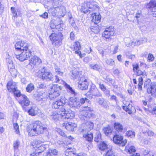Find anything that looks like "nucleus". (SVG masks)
<instances>
[{
	"mask_svg": "<svg viewBox=\"0 0 156 156\" xmlns=\"http://www.w3.org/2000/svg\"><path fill=\"white\" fill-rule=\"evenodd\" d=\"M17 52L20 54H15L16 58L20 61H23L29 58L31 56V49L32 47L26 41H21L17 42L15 44Z\"/></svg>",
	"mask_w": 156,
	"mask_h": 156,
	"instance_id": "1",
	"label": "nucleus"
},
{
	"mask_svg": "<svg viewBox=\"0 0 156 156\" xmlns=\"http://www.w3.org/2000/svg\"><path fill=\"white\" fill-rule=\"evenodd\" d=\"M46 128L39 121H36L28 125L27 130L30 136H37L42 133Z\"/></svg>",
	"mask_w": 156,
	"mask_h": 156,
	"instance_id": "2",
	"label": "nucleus"
},
{
	"mask_svg": "<svg viewBox=\"0 0 156 156\" xmlns=\"http://www.w3.org/2000/svg\"><path fill=\"white\" fill-rule=\"evenodd\" d=\"M47 81L51 80L53 81L54 79H55V81L56 83H61L62 82L64 85L67 90L70 92L71 94L75 95V91L68 84L66 83L63 81L61 79L59 78L58 76H55L54 78L53 77V76L51 73H49V74L48 76Z\"/></svg>",
	"mask_w": 156,
	"mask_h": 156,
	"instance_id": "3",
	"label": "nucleus"
},
{
	"mask_svg": "<svg viewBox=\"0 0 156 156\" xmlns=\"http://www.w3.org/2000/svg\"><path fill=\"white\" fill-rule=\"evenodd\" d=\"M144 87L147 89L148 94H151L152 96L156 98V83H151V80L148 79L144 82Z\"/></svg>",
	"mask_w": 156,
	"mask_h": 156,
	"instance_id": "4",
	"label": "nucleus"
},
{
	"mask_svg": "<svg viewBox=\"0 0 156 156\" xmlns=\"http://www.w3.org/2000/svg\"><path fill=\"white\" fill-rule=\"evenodd\" d=\"M82 112V118L84 121H87L91 118H95L93 109L88 106L83 107Z\"/></svg>",
	"mask_w": 156,
	"mask_h": 156,
	"instance_id": "5",
	"label": "nucleus"
},
{
	"mask_svg": "<svg viewBox=\"0 0 156 156\" xmlns=\"http://www.w3.org/2000/svg\"><path fill=\"white\" fill-rule=\"evenodd\" d=\"M64 110L65 108H62L59 109L57 112L55 111H51L49 112L48 115L50 118L54 121H62V113Z\"/></svg>",
	"mask_w": 156,
	"mask_h": 156,
	"instance_id": "6",
	"label": "nucleus"
},
{
	"mask_svg": "<svg viewBox=\"0 0 156 156\" xmlns=\"http://www.w3.org/2000/svg\"><path fill=\"white\" fill-rule=\"evenodd\" d=\"M50 40L52 44L57 47H58L62 44V41L63 38L62 34H57L55 33H52L49 36Z\"/></svg>",
	"mask_w": 156,
	"mask_h": 156,
	"instance_id": "7",
	"label": "nucleus"
},
{
	"mask_svg": "<svg viewBox=\"0 0 156 156\" xmlns=\"http://www.w3.org/2000/svg\"><path fill=\"white\" fill-rule=\"evenodd\" d=\"M113 30L114 29L112 27H110L106 28L102 34V37L104 39L107 41H110L111 40V37L114 34Z\"/></svg>",
	"mask_w": 156,
	"mask_h": 156,
	"instance_id": "8",
	"label": "nucleus"
},
{
	"mask_svg": "<svg viewBox=\"0 0 156 156\" xmlns=\"http://www.w3.org/2000/svg\"><path fill=\"white\" fill-rule=\"evenodd\" d=\"M88 93L89 94H90L91 96H90V97L91 98H93V96L97 97L101 96V94L96 87V86L93 84H91Z\"/></svg>",
	"mask_w": 156,
	"mask_h": 156,
	"instance_id": "9",
	"label": "nucleus"
},
{
	"mask_svg": "<svg viewBox=\"0 0 156 156\" xmlns=\"http://www.w3.org/2000/svg\"><path fill=\"white\" fill-rule=\"evenodd\" d=\"M66 98L64 96L61 97L60 99H58L52 104V107L55 109L59 108V107L63 106L66 103Z\"/></svg>",
	"mask_w": 156,
	"mask_h": 156,
	"instance_id": "10",
	"label": "nucleus"
},
{
	"mask_svg": "<svg viewBox=\"0 0 156 156\" xmlns=\"http://www.w3.org/2000/svg\"><path fill=\"white\" fill-rule=\"evenodd\" d=\"M113 141L115 144H119L122 146H124L127 142V140L126 139L123 140L122 136L117 134H116L114 136Z\"/></svg>",
	"mask_w": 156,
	"mask_h": 156,
	"instance_id": "11",
	"label": "nucleus"
},
{
	"mask_svg": "<svg viewBox=\"0 0 156 156\" xmlns=\"http://www.w3.org/2000/svg\"><path fill=\"white\" fill-rule=\"evenodd\" d=\"M62 121H66L68 119H71L74 117V113L72 111L68 112L65 110L62 112Z\"/></svg>",
	"mask_w": 156,
	"mask_h": 156,
	"instance_id": "12",
	"label": "nucleus"
},
{
	"mask_svg": "<svg viewBox=\"0 0 156 156\" xmlns=\"http://www.w3.org/2000/svg\"><path fill=\"white\" fill-rule=\"evenodd\" d=\"M20 99L19 103L23 108H25V106H28L29 105L30 101L26 95H22Z\"/></svg>",
	"mask_w": 156,
	"mask_h": 156,
	"instance_id": "13",
	"label": "nucleus"
},
{
	"mask_svg": "<svg viewBox=\"0 0 156 156\" xmlns=\"http://www.w3.org/2000/svg\"><path fill=\"white\" fill-rule=\"evenodd\" d=\"M88 83L87 79L82 78L78 83V87L82 90H86L88 88Z\"/></svg>",
	"mask_w": 156,
	"mask_h": 156,
	"instance_id": "14",
	"label": "nucleus"
},
{
	"mask_svg": "<svg viewBox=\"0 0 156 156\" xmlns=\"http://www.w3.org/2000/svg\"><path fill=\"white\" fill-rule=\"evenodd\" d=\"M114 127L116 133H123L126 131L125 129H123L122 125L118 122H115L114 124Z\"/></svg>",
	"mask_w": 156,
	"mask_h": 156,
	"instance_id": "15",
	"label": "nucleus"
},
{
	"mask_svg": "<svg viewBox=\"0 0 156 156\" xmlns=\"http://www.w3.org/2000/svg\"><path fill=\"white\" fill-rule=\"evenodd\" d=\"M41 62V59L37 56H34L32 57L30 60L29 64L31 67H34V65H37L39 64Z\"/></svg>",
	"mask_w": 156,
	"mask_h": 156,
	"instance_id": "16",
	"label": "nucleus"
},
{
	"mask_svg": "<svg viewBox=\"0 0 156 156\" xmlns=\"http://www.w3.org/2000/svg\"><path fill=\"white\" fill-rule=\"evenodd\" d=\"M74 46V50L75 51V53L78 55L81 58L83 57L84 54H81V51H79L81 48L80 42L78 41L76 42Z\"/></svg>",
	"mask_w": 156,
	"mask_h": 156,
	"instance_id": "17",
	"label": "nucleus"
},
{
	"mask_svg": "<svg viewBox=\"0 0 156 156\" xmlns=\"http://www.w3.org/2000/svg\"><path fill=\"white\" fill-rule=\"evenodd\" d=\"M76 124L72 122L65 123L63 124V127L69 131H74Z\"/></svg>",
	"mask_w": 156,
	"mask_h": 156,
	"instance_id": "18",
	"label": "nucleus"
},
{
	"mask_svg": "<svg viewBox=\"0 0 156 156\" xmlns=\"http://www.w3.org/2000/svg\"><path fill=\"white\" fill-rule=\"evenodd\" d=\"M147 7L150 9L152 12L153 16L156 17V4L153 2H150L147 5Z\"/></svg>",
	"mask_w": 156,
	"mask_h": 156,
	"instance_id": "19",
	"label": "nucleus"
},
{
	"mask_svg": "<svg viewBox=\"0 0 156 156\" xmlns=\"http://www.w3.org/2000/svg\"><path fill=\"white\" fill-rule=\"evenodd\" d=\"M122 108L129 114H132L133 112L135 110V108L134 107H133L132 105L130 104L127 106H123Z\"/></svg>",
	"mask_w": 156,
	"mask_h": 156,
	"instance_id": "20",
	"label": "nucleus"
},
{
	"mask_svg": "<svg viewBox=\"0 0 156 156\" xmlns=\"http://www.w3.org/2000/svg\"><path fill=\"white\" fill-rule=\"evenodd\" d=\"M86 5L91 12L94 10V8L96 7V5L95 4L94 2L93 1H87L86 3Z\"/></svg>",
	"mask_w": 156,
	"mask_h": 156,
	"instance_id": "21",
	"label": "nucleus"
},
{
	"mask_svg": "<svg viewBox=\"0 0 156 156\" xmlns=\"http://www.w3.org/2000/svg\"><path fill=\"white\" fill-rule=\"evenodd\" d=\"M38 110V108L36 106H32L28 110V112L29 115L32 116H35L37 113Z\"/></svg>",
	"mask_w": 156,
	"mask_h": 156,
	"instance_id": "22",
	"label": "nucleus"
},
{
	"mask_svg": "<svg viewBox=\"0 0 156 156\" xmlns=\"http://www.w3.org/2000/svg\"><path fill=\"white\" fill-rule=\"evenodd\" d=\"M61 89L62 87L61 86H58V85L53 84L51 88L50 91H54L55 92L59 93V94H60Z\"/></svg>",
	"mask_w": 156,
	"mask_h": 156,
	"instance_id": "23",
	"label": "nucleus"
},
{
	"mask_svg": "<svg viewBox=\"0 0 156 156\" xmlns=\"http://www.w3.org/2000/svg\"><path fill=\"white\" fill-rule=\"evenodd\" d=\"M39 72L41 73L42 74V79L43 80H47V79H48V76L50 72H47L45 70L44 68H43L42 70H40Z\"/></svg>",
	"mask_w": 156,
	"mask_h": 156,
	"instance_id": "24",
	"label": "nucleus"
},
{
	"mask_svg": "<svg viewBox=\"0 0 156 156\" xmlns=\"http://www.w3.org/2000/svg\"><path fill=\"white\" fill-rule=\"evenodd\" d=\"M71 77L73 79H77L80 76V73H79L78 69H75L72 71Z\"/></svg>",
	"mask_w": 156,
	"mask_h": 156,
	"instance_id": "25",
	"label": "nucleus"
},
{
	"mask_svg": "<svg viewBox=\"0 0 156 156\" xmlns=\"http://www.w3.org/2000/svg\"><path fill=\"white\" fill-rule=\"evenodd\" d=\"M8 89L10 92L13 91V90L16 89L17 87L15 83H12L11 82H9L7 85Z\"/></svg>",
	"mask_w": 156,
	"mask_h": 156,
	"instance_id": "26",
	"label": "nucleus"
},
{
	"mask_svg": "<svg viewBox=\"0 0 156 156\" xmlns=\"http://www.w3.org/2000/svg\"><path fill=\"white\" fill-rule=\"evenodd\" d=\"M60 95L59 93L55 92L54 91H49V97L51 100L58 97Z\"/></svg>",
	"mask_w": 156,
	"mask_h": 156,
	"instance_id": "27",
	"label": "nucleus"
},
{
	"mask_svg": "<svg viewBox=\"0 0 156 156\" xmlns=\"http://www.w3.org/2000/svg\"><path fill=\"white\" fill-rule=\"evenodd\" d=\"M72 148H69L66 150L65 152V154L66 156H76V155L73 151H70Z\"/></svg>",
	"mask_w": 156,
	"mask_h": 156,
	"instance_id": "28",
	"label": "nucleus"
},
{
	"mask_svg": "<svg viewBox=\"0 0 156 156\" xmlns=\"http://www.w3.org/2000/svg\"><path fill=\"white\" fill-rule=\"evenodd\" d=\"M101 27L98 25L95 24V26L91 27L90 30L92 32L95 34H97L99 32Z\"/></svg>",
	"mask_w": 156,
	"mask_h": 156,
	"instance_id": "29",
	"label": "nucleus"
},
{
	"mask_svg": "<svg viewBox=\"0 0 156 156\" xmlns=\"http://www.w3.org/2000/svg\"><path fill=\"white\" fill-rule=\"evenodd\" d=\"M101 17L100 15H95V17H93L92 21L95 24H97L100 22Z\"/></svg>",
	"mask_w": 156,
	"mask_h": 156,
	"instance_id": "30",
	"label": "nucleus"
},
{
	"mask_svg": "<svg viewBox=\"0 0 156 156\" xmlns=\"http://www.w3.org/2000/svg\"><path fill=\"white\" fill-rule=\"evenodd\" d=\"M143 43L142 41L141 40H137L135 41H133L132 42L131 44H129L128 46H131V47H134L136 45H139Z\"/></svg>",
	"mask_w": 156,
	"mask_h": 156,
	"instance_id": "31",
	"label": "nucleus"
},
{
	"mask_svg": "<svg viewBox=\"0 0 156 156\" xmlns=\"http://www.w3.org/2000/svg\"><path fill=\"white\" fill-rule=\"evenodd\" d=\"M37 148L36 149L35 151L38 153V155H40L41 153L44 151L45 149V148L44 146L42 144H41V145L38 146H37Z\"/></svg>",
	"mask_w": 156,
	"mask_h": 156,
	"instance_id": "32",
	"label": "nucleus"
},
{
	"mask_svg": "<svg viewBox=\"0 0 156 156\" xmlns=\"http://www.w3.org/2000/svg\"><path fill=\"white\" fill-rule=\"evenodd\" d=\"M77 98H75L70 97L69 100V105L72 107H73L75 106V103L77 101Z\"/></svg>",
	"mask_w": 156,
	"mask_h": 156,
	"instance_id": "33",
	"label": "nucleus"
},
{
	"mask_svg": "<svg viewBox=\"0 0 156 156\" xmlns=\"http://www.w3.org/2000/svg\"><path fill=\"white\" fill-rule=\"evenodd\" d=\"M83 137L85 138L86 140L90 142L93 139V136L92 133H87L83 134Z\"/></svg>",
	"mask_w": 156,
	"mask_h": 156,
	"instance_id": "34",
	"label": "nucleus"
},
{
	"mask_svg": "<svg viewBox=\"0 0 156 156\" xmlns=\"http://www.w3.org/2000/svg\"><path fill=\"white\" fill-rule=\"evenodd\" d=\"M90 68L94 70L99 71L101 69V67L97 64H90L89 65Z\"/></svg>",
	"mask_w": 156,
	"mask_h": 156,
	"instance_id": "35",
	"label": "nucleus"
},
{
	"mask_svg": "<svg viewBox=\"0 0 156 156\" xmlns=\"http://www.w3.org/2000/svg\"><path fill=\"white\" fill-rule=\"evenodd\" d=\"M88 7L86 5V4H84L82 6L81 11V12H83L84 13H90L91 12L90 11Z\"/></svg>",
	"mask_w": 156,
	"mask_h": 156,
	"instance_id": "36",
	"label": "nucleus"
},
{
	"mask_svg": "<svg viewBox=\"0 0 156 156\" xmlns=\"http://www.w3.org/2000/svg\"><path fill=\"white\" fill-rule=\"evenodd\" d=\"M104 133L107 136H109L112 134V130L110 127L105 128L103 129Z\"/></svg>",
	"mask_w": 156,
	"mask_h": 156,
	"instance_id": "37",
	"label": "nucleus"
},
{
	"mask_svg": "<svg viewBox=\"0 0 156 156\" xmlns=\"http://www.w3.org/2000/svg\"><path fill=\"white\" fill-rule=\"evenodd\" d=\"M108 145L104 142L100 144L99 146V148L100 150L101 151H104L106 149L108 150Z\"/></svg>",
	"mask_w": 156,
	"mask_h": 156,
	"instance_id": "38",
	"label": "nucleus"
},
{
	"mask_svg": "<svg viewBox=\"0 0 156 156\" xmlns=\"http://www.w3.org/2000/svg\"><path fill=\"white\" fill-rule=\"evenodd\" d=\"M126 149L129 153L134 152L136 151L135 147L132 146H130L129 147L127 146L126 147Z\"/></svg>",
	"mask_w": 156,
	"mask_h": 156,
	"instance_id": "39",
	"label": "nucleus"
},
{
	"mask_svg": "<svg viewBox=\"0 0 156 156\" xmlns=\"http://www.w3.org/2000/svg\"><path fill=\"white\" fill-rule=\"evenodd\" d=\"M98 102L99 105H101L104 108L107 107L106 102L104 101L103 98H99L98 99Z\"/></svg>",
	"mask_w": 156,
	"mask_h": 156,
	"instance_id": "40",
	"label": "nucleus"
},
{
	"mask_svg": "<svg viewBox=\"0 0 156 156\" xmlns=\"http://www.w3.org/2000/svg\"><path fill=\"white\" fill-rule=\"evenodd\" d=\"M126 135L129 137L134 138L135 136V133L132 131H128L126 132Z\"/></svg>",
	"mask_w": 156,
	"mask_h": 156,
	"instance_id": "41",
	"label": "nucleus"
},
{
	"mask_svg": "<svg viewBox=\"0 0 156 156\" xmlns=\"http://www.w3.org/2000/svg\"><path fill=\"white\" fill-rule=\"evenodd\" d=\"M138 89L139 90H142V85L143 83V80L142 77H140L138 79Z\"/></svg>",
	"mask_w": 156,
	"mask_h": 156,
	"instance_id": "42",
	"label": "nucleus"
},
{
	"mask_svg": "<svg viewBox=\"0 0 156 156\" xmlns=\"http://www.w3.org/2000/svg\"><path fill=\"white\" fill-rule=\"evenodd\" d=\"M34 88V85L32 83L28 84L26 88V90L28 92H30Z\"/></svg>",
	"mask_w": 156,
	"mask_h": 156,
	"instance_id": "43",
	"label": "nucleus"
},
{
	"mask_svg": "<svg viewBox=\"0 0 156 156\" xmlns=\"http://www.w3.org/2000/svg\"><path fill=\"white\" fill-rule=\"evenodd\" d=\"M101 134L99 133H97L94 137V141L97 142H100L101 141Z\"/></svg>",
	"mask_w": 156,
	"mask_h": 156,
	"instance_id": "44",
	"label": "nucleus"
},
{
	"mask_svg": "<svg viewBox=\"0 0 156 156\" xmlns=\"http://www.w3.org/2000/svg\"><path fill=\"white\" fill-rule=\"evenodd\" d=\"M14 95L17 97H20L22 95L21 94L20 91L17 89V88L15 90H13L12 92Z\"/></svg>",
	"mask_w": 156,
	"mask_h": 156,
	"instance_id": "45",
	"label": "nucleus"
},
{
	"mask_svg": "<svg viewBox=\"0 0 156 156\" xmlns=\"http://www.w3.org/2000/svg\"><path fill=\"white\" fill-rule=\"evenodd\" d=\"M56 131L60 135L64 137L65 138H66L67 137V136L61 129L57 128L56 129Z\"/></svg>",
	"mask_w": 156,
	"mask_h": 156,
	"instance_id": "46",
	"label": "nucleus"
},
{
	"mask_svg": "<svg viewBox=\"0 0 156 156\" xmlns=\"http://www.w3.org/2000/svg\"><path fill=\"white\" fill-rule=\"evenodd\" d=\"M86 124L87 126L90 130H91L93 128L94 125L92 122L88 121L86 122Z\"/></svg>",
	"mask_w": 156,
	"mask_h": 156,
	"instance_id": "47",
	"label": "nucleus"
},
{
	"mask_svg": "<svg viewBox=\"0 0 156 156\" xmlns=\"http://www.w3.org/2000/svg\"><path fill=\"white\" fill-rule=\"evenodd\" d=\"M48 13L51 14L53 16H55L56 13L55 8H51L48 11Z\"/></svg>",
	"mask_w": 156,
	"mask_h": 156,
	"instance_id": "48",
	"label": "nucleus"
},
{
	"mask_svg": "<svg viewBox=\"0 0 156 156\" xmlns=\"http://www.w3.org/2000/svg\"><path fill=\"white\" fill-rule=\"evenodd\" d=\"M143 133L146 135H147L149 136H152L154 134V133L152 131L150 130H147L146 131L144 132H143Z\"/></svg>",
	"mask_w": 156,
	"mask_h": 156,
	"instance_id": "49",
	"label": "nucleus"
},
{
	"mask_svg": "<svg viewBox=\"0 0 156 156\" xmlns=\"http://www.w3.org/2000/svg\"><path fill=\"white\" fill-rule=\"evenodd\" d=\"M106 62L110 66H113L115 64L114 61L111 59H107L106 61Z\"/></svg>",
	"mask_w": 156,
	"mask_h": 156,
	"instance_id": "50",
	"label": "nucleus"
},
{
	"mask_svg": "<svg viewBox=\"0 0 156 156\" xmlns=\"http://www.w3.org/2000/svg\"><path fill=\"white\" fill-rule=\"evenodd\" d=\"M9 72L11 73V75L13 77H15L16 76L17 72L16 70L15 69H10Z\"/></svg>",
	"mask_w": 156,
	"mask_h": 156,
	"instance_id": "51",
	"label": "nucleus"
},
{
	"mask_svg": "<svg viewBox=\"0 0 156 156\" xmlns=\"http://www.w3.org/2000/svg\"><path fill=\"white\" fill-rule=\"evenodd\" d=\"M106 156H115V154L113 151L111 149L108 150L106 154Z\"/></svg>",
	"mask_w": 156,
	"mask_h": 156,
	"instance_id": "52",
	"label": "nucleus"
},
{
	"mask_svg": "<svg viewBox=\"0 0 156 156\" xmlns=\"http://www.w3.org/2000/svg\"><path fill=\"white\" fill-rule=\"evenodd\" d=\"M106 80L107 82H109L111 84H114L115 83V80L112 79L111 78L107 77L105 79Z\"/></svg>",
	"mask_w": 156,
	"mask_h": 156,
	"instance_id": "53",
	"label": "nucleus"
},
{
	"mask_svg": "<svg viewBox=\"0 0 156 156\" xmlns=\"http://www.w3.org/2000/svg\"><path fill=\"white\" fill-rule=\"evenodd\" d=\"M80 101L81 105L85 102L89 103L90 101L86 98H82L80 99Z\"/></svg>",
	"mask_w": 156,
	"mask_h": 156,
	"instance_id": "54",
	"label": "nucleus"
},
{
	"mask_svg": "<svg viewBox=\"0 0 156 156\" xmlns=\"http://www.w3.org/2000/svg\"><path fill=\"white\" fill-rule=\"evenodd\" d=\"M99 88L103 91H105L106 90V88L105 85L101 83H99Z\"/></svg>",
	"mask_w": 156,
	"mask_h": 156,
	"instance_id": "55",
	"label": "nucleus"
},
{
	"mask_svg": "<svg viewBox=\"0 0 156 156\" xmlns=\"http://www.w3.org/2000/svg\"><path fill=\"white\" fill-rule=\"evenodd\" d=\"M46 85L43 83H40L38 84L37 87L39 89H44L46 88Z\"/></svg>",
	"mask_w": 156,
	"mask_h": 156,
	"instance_id": "56",
	"label": "nucleus"
},
{
	"mask_svg": "<svg viewBox=\"0 0 156 156\" xmlns=\"http://www.w3.org/2000/svg\"><path fill=\"white\" fill-rule=\"evenodd\" d=\"M11 10L13 16L14 17H16L17 16V14L15 8L12 7L11 8Z\"/></svg>",
	"mask_w": 156,
	"mask_h": 156,
	"instance_id": "57",
	"label": "nucleus"
},
{
	"mask_svg": "<svg viewBox=\"0 0 156 156\" xmlns=\"http://www.w3.org/2000/svg\"><path fill=\"white\" fill-rule=\"evenodd\" d=\"M49 152L51 154H53L54 155H57L58 153L57 150L55 149L51 150L49 151Z\"/></svg>",
	"mask_w": 156,
	"mask_h": 156,
	"instance_id": "58",
	"label": "nucleus"
},
{
	"mask_svg": "<svg viewBox=\"0 0 156 156\" xmlns=\"http://www.w3.org/2000/svg\"><path fill=\"white\" fill-rule=\"evenodd\" d=\"M133 70L134 71L136 72L138 70L139 68V65L138 64L133 65Z\"/></svg>",
	"mask_w": 156,
	"mask_h": 156,
	"instance_id": "59",
	"label": "nucleus"
},
{
	"mask_svg": "<svg viewBox=\"0 0 156 156\" xmlns=\"http://www.w3.org/2000/svg\"><path fill=\"white\" fill-rule=\"evenodd\" d=\"M109 100L111 101H114L116 102L118 101L117 97L114 95H110Z\"/></svg>",
	"mask_w": 156,
	"mask_h": 156,
	"instance_id": "60",
	"label": "nucleus"
},
{
	"mask_svg": "<svg viewBox=\"0 0 156 156\" xmlns=\"http://www.w3.org/2000/svg\"><path fill=\"white\" fill-rule=\"evenodd\" d=\"M13 127L17 133L19 132V126L17 123H14Z\"/></svg>",
	"mask_w": 156,
	"mask_h": 156,
	"instance_id": "61",
	"label": "nucleus"
},
{
	"mask_svg": "<svg viewBox=\"0 0 156 156\" xmlns=\"http://www.w3.org/2000/svg\"><path fill=\"white\" fill-rule=\"evenodd\" d=\"M147 59L150 62L154 60V57L152 55L149 54L148 55Z\"/></svg>",
	"mask_w": 156,
	"mask_h": 156,
	"instance_id": "62",
	"label": "nucleus"
},
{
	"mask_svg": "<svg viewBox=\"0 0 156 156\" xmlns=\"http://www.w3.org/2000/svg\"><path fill=\"white\" fill-rule=\"evenodd\" d=\"M75 104L76 105H75V106H74L73 107L78 108L81 106L80 101H79L77 99V101L75 103Z\"/></svg>",
	"mask_w": 156,
	"mask_h": 156,
	"instance_id": "63",
	"label": "nucleus"
},
{
	"mask_svg": "<svg viewBox=\"0 0 156 156\" xmlns=\"http://www.w3.org/2000/svg\"><path fill=\"white\" fill-rule=\"evenodd\" d=\"M149 112L153 115H156V106L154 107L152 110H149Z\"/></svg>",
	"mask_w": 156,
	"mask_h": 156,
	"instance_id": "64",
	"label": "nucleus"
}]
</instances>
